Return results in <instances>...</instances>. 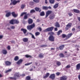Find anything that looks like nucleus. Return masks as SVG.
Wrapping results in <instances>:
<instances>
[{
	"label": "nucleus",
	"mask_w": 80,
	"mask_h": 80,
	"mask_svg": "<svg viewBox=\"0 0 80 80\" xmlns=\"http://www.w3.org/2000/svg\"><path fill=\"white\" fill-rule=\"evenodd\" d=\"M78 29H80V26H78Z\"/></svg>",
	"instance_id": "63"
},
{
	"label": "nucleus",
	"mask_w": 80,
	"mask_h": 80,
	"mask_svg": "<svg viewBox=\"0 0 80 80\" xmlns=\"http://www.w3.org/2000/svg\"><path fill=\"white\" fill-rule=\"evenodd\" d=\"M40 33L39 32H37L35 33L36 36H38L40 35Z\"/></svg>",
	"instance_id": "37"
},
{
	"label": "nucleus",
	"mask_w": 80,
	"mask_h": 80,
	"mask_svg": "<svg viewBox=\"0 0 80 80\" xmlns=\"http://www.w3.org/2000/svg\"><path fill=\"white\" fill-rule=\"evenodd\" d=\"M35 10L37 12H38V11L39 12H41V9H40L39 8H35Z\"/></svg>",
	"instance_id": "25"
},
{
	"label": "nucleus",
	"mask_w": 80,
	"mask_h": 80,
	"mask_svg": "<svg viewBox=\"0 0 80 80\" xmlns=\"http://www.w3.org/2000/svg\"><path fill=\"white\" fill-rule=\"evenodd\" d=\"M80 63H79L76 65V69H77V70H80Z\"/></svg>",
	"instance_id": "20"
},
{
	"label": "nucleus",
	"mask_w": 80,
	"mask_h": 80,
	"mask_svg": "<svg viewBox=\"0 0 80 80\" xmlns=\"http://www.w3.org/2000/svg\"><path fill=\"white\" fill-rule=\"evenodd\" d=\"M12 71V69H10L8 70H7L6 71V73H8V72H11Z\"/></svg>",
	"instance_id": "42"
},
{
	"label": "nucleus",
	"mask_w": 80,
	"mask_h": 80,
	"mask_svg": "<svg viewBox=\"0 0 80 80\" xmlns=\"http://www.w3.org/2000/svg\"><path fill=\"white\" fill-rule=\"evenodd\" d=\"M49 78H50L52 80H53V79H55V76L54 74H52L50 75V76L49 77Z\"/></svg>",
	"instance_id": "12"
},
{
	"label": "nucleus",
	"mask_w": 80,
	"mask_h": 80,
	"mask_svg": "<svg viewBox=\"0 0 80 80\" xmlns=\"http://www.w3.org/2000/svg\"><path fill=\"white\" fill-rule=\"evenodd\" d=\"M32 38H34V39H35V36H34V35H32Z\"/></svg>",
	"instance_id": "53"
},
{
	"label": "nucleus",
	"mask_w": 80,
	"mask_h": 80,
	"mask_svg": "<svg viewBox=\"0 0 80 80\" xmlns=\"http://www.w3.org/2000/svg\"><path fill=\"white\" fill-rule=\"evenodd\" d=\"M62 38H65V37H66V35L65 34H62Z\"/></svg>",
	"instance_id": "47"
},
{
	"label": "nucleus",
	"mask_w": 80,
	"mask_h": 80,
	"mask_svg": "<svg viewBox=\"0 0 80 80\" xmlns=\"http://www.w3.org/2000/svg\"><path fill=\"white\" fill-rule=\"evenodd\" d=\"M52 12V11H48L46 12V15L45 18H47L48 17V16L50 15V14H51Z\"/></svg>",
	"instance_id": "6"
},
{
	"label": "nucleus",
	"mask_w": 80,
	"mask_h": 80,
	"mask_svg": "<svg viewBox=\"0 0 80 80\" xmlns=\"http://www.w3.org/2000/svg\"><path fill=\"white\" fill-rule=\"evenodd\" d=\"M72 35H73V33H72L68 34L67 36V38H70V37H72Z\"/></svg>",
	"instance_id": "18"
},
{
	"label": "nucleus",
	"mask_w": 80,
	"mask_h": 80,
	"mask_svg": "<svg viewBox=\"0 0 80 80\" xmlns=\"http://www.w3.org/2000/svg\"><path fill=\"white\" fill-rule=\"evenodd\" d=\"M64 47H65V45H62L59 47V48L60 50H62L63 49V48H64Z\"/></svg>",
	"instance_id": "15"
},
{
	"label": "nucleus",
	"mask_w": 80,
	"mask_h": 80,
	"mask_svg": "<svg viewBox=\"0 0 80 80\" xmlns=\"http://www.w3.org/2000/svg\"><path fill=\"white\" fill-rule=\"evenodd\" d=\"M68 15L70 17H71V16H72V15H73V14L72 13V12L68 13Z\"/></svg>",
	"instance_id": "43"
},
{
	"label": "nucleus",
	"mask_w": 80,
	"mask_h": 80,
	"mask_svg": "<svg viewBox=\"0 0 80 80\" xmlns=\"http://www.w3.org/2000/svg\"><path fill=\"white\" fill-rule=\"evenodd\" d=\"M62 31L60 30V31H59L58 32V35H60V33H62Z\"/></svg>",
	"instance_id": "39"
},
{
	"label": "nucleus",
	"mask_w": 80,
	"mask_h": 80,
	"mask_svg": "<svg viewBox=\"0 0 80 80\" xmlns=\"http://www.w3.org/2000/svg\"><path fill=\"white\" fill-rule=\"evenodd\" d=\"M3 38V36H0V39L1 38Z\"/></svg>",
	"instance_id": "62"
},
{
	"label": "nucleus",
	"mask_w": 80,
	"mask_h": 80,
	"mask_svg": "<svg viewBox=\"0 0 80 80\" xmlns=\"http://www.w3.org/2000/svg\"><path fill=\"white\" fill-rule=\"evenodd\" d=\"M78 21H79V22H80V17H78Z\"/></svg>",
	"instance_id": "60"
},
{
	"label": "nucleus",
	"mask_w": 80,
	"mask_h": 80,
	"mask_svg": "<svg viewBox=\"0 0 80 80\" xmlns=\"http://www.w3.org/2000/svg\"><path fill=\"white\" fill-rule=\"evenodd\" d=\"M55 17V15L54 14H53L50 15L49 18L50 19V20H53V19Z\"/></svg>",
	"instance_id": "9"
},
{
	"label": "nucleus",
	"mask_w": 80,
	"mask_h": 80,
	"mask_svg": "<svg viewBox=\"0 0 80 80\" xmlns=\"http://www.w3.org/2000/svg\"><path fill=\"white\" fill-rule=\"evenodd\" d=\"M55 26L56 27H60V24L58 22H56L55 23Z\"/></svg>",
	"instance_id": "21"
},
{
	"label": "nucleus",
	"mask_w": 80,
	"mask_h": 80,
	"mask_svg": "<svg viewBox=\"0 0 80 80\" xmlns=\"http://www.w3.org/2000/svg\"><path fill=\"white\" fill-rule=\"evenodd\" d=\"M10 15H11V12H9L6 14V16L7 17H8L10 16Z\"/></svg>",
	"instance_id": "22"
},
{
	"label": "nucleus",
	"mask_w": 80,
	"mask_h": 80,
	"mask_svg": "<svg viewBox=\"0 0 80 80\" xmlns=\"http://www.w3.org/2000/svg\"><path fill=\"white\" fill-rule=\"evenodd\" d=\"M3 77V75H2V74H0V78Z\"/></svg>",
	"instance_id": "61"
},
{
	"label": "nucleus",
	"mask_w": 80,
	"mask_h": 80,
	"mask_svg": "<svg viewBox=\"0 0 80 80\" xmlns=\"http://www.w3.org/2000/svg\"><path fill=\"white\" fill-rule=\"evenodd\" d=\"M49 75H50V73H47L45 76L43 77V78L44 79L48 77Z\"/></svg>",
	"instance_id": "17"
},
{
	"label": "nucleus",
	"mask_w": 80,
	"mask_h": 80,
	"mask_svg": "<svg viewBox=\"0 0 80 80\" xmlns=\"http://www.w3.org/2000/svg\"><path fill=\"white\" fill-rule=\"evenodd\" d=\"M60 72H57L56 73V74L58 76L59 75H60Z\"/></svg>",
	"instance_id": "51"
},
{
	"label": "nucleus",
	"mask_w": 80,
	"mask_h": 80,
	"mask_svg": "<svg viewBox=\"0 0 80 80\" xmlns=\"http://www.w3.org/2000/svg\"><path fill=\"white\" fill-rule=\"evenodd\" d=\"M42 9L43 10H48V7L47 6H43Z\"/></svg>",
	"instance_id": "31"
},
{
	"label": "nucleus",
	"mask_w": 80,
	"mask_h": 80,
	"mask_svg": "<svg viewBox=\"0 0 80 80\" xmlns=\"http://www.w3.org/2000/svg\"><path fill=\"white\" fill-rule=\"evenodd\" d=\"M71 26H72V23H68L66 25V27L65 28L66 30H68L69 28H70L71 27Z\"/></svg>",
	"instance_id": "8"
},
{
	"label": "nucleus",
	"mask_w": 80,
	"mask_h": 80,
	"mask_svg": "<svg viewBox=\"0 0 80 80\" xmlns=\"http://www.w3.org/2000/svg\"><path fill=\"white\" fill-rule=\"evenodd\" d=\"M54 37L52 35H51L49 37V40L50 41H51L52 42H54Z\"/></svg>",
	"instance_id": "7"
},
{
	"label": "nucleus",
	"mask_w": 80,
	"mask_h": 80,
	"mask_svg": "<svg viewBox=\"0 0 80 80\" xmlns=\"http://www.w3.org/2000/svg\"><path fill=\"white\" fill-rule=\"evenodd\" d=\"M48 34V35H52V34H53V32H49Z\"/></svg>",
	"instance_id": "56"
},
{
	"label": "nucleus",
	"mask_w": 80,
	"mask_h": 80,
	"mask_svg": "<svg viewBox=\"0 0 80 80\" xmlns=\"http://www.w3.org/2000/svg\"><path fill=\"white\" fill-rule=\"evenodd\" d=\"M23 15H25L23 18L25 20H26V19L28 18V16L30 15V14L28 13H27V12H23L21 13V14L20 15L21 17H23Z\"/></svg>",
	"instance_id": "1"
},
{
	"label": "nucleus",
	"mask_w": 80,
	"mask_h": 80,
	"mask_svg": "<svg viewBox=\"0 0 80 80\" xmlns=\"http://www.w3.org/2000/svg\"><path fill=\"white\" fill-rule=\"evenodd\" d=\"M30 78H31L30 76H27L26 78V79L27 80H30Z\"/></svg>",
	"instance_id": "40"
},
{
	"label": "nucleus",
	"mask_w": 80,
	"mask_h": 80,
	"mask_svg": "<svg viewBox=\"0 0 80 80\" xmlns=\"http://www.w3.org/2000/svg\"><path fill=\"white\" fill-rule=\"evenodd\" d=\"M32 62H30V63H26L25 64V65H26V66L32 64Z\"/></svg>",
	"instance_id": "41"
},
{
	"label": "nucleus",
	"mask_w": 80,
	"mask_h": 80,
	"mask_svg": "<svg viewBox=\"0 0 80 80\" xmlns=\"http://www.w3.org/2000/svg\"><path fill=\"white\" fill-rule=\"evenodd\" d=\"M38 29L39 30L40 32H41L42 31V28L40 27L38 28Z\"/></svg>",
	"instance_id": "49"
},
{
	"label": "nucleus",
	"mask_w": 80,
	"mask_h": 80,
	"mask_svg": "<svg viewBox=\"0 0 80 80\" xmlns=\"http://www.w3.org/2000/svg\"><path fill=\"white\" fill-rule=\"evenodd\" d=\"M35 11L34 9H32L30 11V13H35Z\"/></svg>",
	"instance_id": "35"
},
{
	"label": "nucleus",
	"mask_w": 80,
	"mask_h": 80,
	"mask_svg": "<svg viewBox=\"0 0 80 80\" xmlns=\"http://www.w3.org/2000/svg\"><path fill=\"white\" fill-rule=\"evenodd\" d=\"M28 23L29 24H31L33 23V20L31 18H29L28 20Z\"/></svg>",
	"instance_id": "16"
},
{
	"label": "nucleus",
	"mask_w": 80,
	"mask_h": 80,
	"mask_svg": "<svg viewBox=\"0 0 80 80\" xmlns=\"http://www.w3.org/2000/svg\"><path fill=\"white\" fill-rule=\"evenodd\" d=\"M19 23V21H18V20H16V19H14V24L16 23Z\"/></svg>",
	"instance_id": "28"
},
{
	"label": "nucleus",
	"mask_w": 80,
	"mask_h": 80,
	"mask_svg": "<svg viewBox=\"0 0 80 80\" xmlns=\"http://www.w3.org/2000/svg\"><path fill=\"white\" fill-rule=\"evenodd\" d=\"M12 14L14 17H17L18 16V15L15 14V12H13L12 13Z\"/></svg>",
	"instance_id": "19"
},
{
	"label": "nucleus",
	"mask_w": 80,
	"mask_h": 80,
	"mask_svg": "<svg viewBox=\"0 0 80 80\" xmlns=\"http://www.w3.org/2000/svg\"><path fill=\"white\" fill-rule=\"evenodd\" d=\"M33 1L36 3H38L39 2V0H33Z\"/></svg>",
	"instance_id": "46"
},
{
	"label": "nucleus",
	"mask_w": 80,
	"mask_h": 80,
	"mask_svg": "<svg viewBox=\"0 0 80 80\" xmlns=\"http://www.w3.org/2000/svg\"><path fill=\"white\" fill-rule=\"evenodd\" d=\"M2 53L4 55H6L7 53V51L6 50H2Z\"/></svg>",
	"instance_id": "23"
},
{
	"label": "nucleus",
	"mask_w": 80,
	"mask_h": 80,
	"mask_svg": "<svg viewBox=\"0 0 80 80\" xmlns=\"http://www.w3.org/2000/svg\"><path fill=\"white\" fill-rule=\"evenodd\" d=\"M55 30V31H57L58 30V29H57V28H54Z\"/></svg>",
	"instance_id": "59"
},
{
	"label": "nucleus",
	"mask_w": 80,
	"mask_h": 80,
	"mask_svg": "<svg viewBox=\"0 0 80 80\" xmlns=\"http://www.w3.org/2000/svg\"><path fill=\"white\" fill-rule=\"evenodd\" d=\"M17 77H20L19 73H15V74L14 75V77H10V78L11 79H13L14 80H16Z\"/></svg>",
	"instance_id": "4"
},
{
	"label": "nucleus",
	"mask_w": 80,
	"mask_h": 80,
	"mask_svg": "<svg viewBox=\"0 0 80 80\" xmlns=\"http://www.w3.org/2000/svg\"><path fill=\"white\" fill-rule=\"evenodd\" d=\"M59 55L61 57H64V55H63V54L62 53L60 54Z\"/></svg>",
	"instance_id": "45"
},
{
	"label": "nucleus",
	"mask_w": 80,
	"mask_h": 80,
	"mask_svg": "<svg viewBox=\"0 0 80 80\" xmlns=\"http://www.w3.org/2000/svg\"><path fill=\"white\" fill-rule=\"evenodd\" d=\"M35 27V23H33V24L32 25L28 26L27 28L28 30H31L34 28Z\"/></svg>",
	"instance_id": "2"
},
{
	"label": "nucleus",
	"mask_w": 80,
	"mask_h": 80,
	"mask_svg": "<svg viewBox=\"0 0 80 80\" xmlns=\"http://www.w3.org/2000/svg\"><path fill=\"white\" fill-rule=\"evenodd\" d=\"M58 4H56L54 5L53 8H57V7H58Z\"/></svg>",
	"instance_id": "32"
},
{
	"label": "nucleus",
	"mask_w": 80,
	"mask_h": 80,
	"mask_svg": "<svg viewBox=\"0 0 80 80\" xmlns=\"http://www.w3.org/2000/svg\"><path fill=\"white\" fill-rule=\"evenodd\" d=\"M41 16H44L45 15V13L43 11L41 12L40 14Z\"/></svg>",
	"instance_id": "30"
},
{
	"label": "nucleus",
	"mask_w": 80,
	"mask_h": 80,
	"mask_svg": "<svg viewBox=\"0 0 80 80\" xmlns=\"http://www.w3.org/2000/svg\"><path fill=\"white\" fill-rule=\"evenodd\" d=\"M14 60L15 61H17V60H18V56H16L14 58Z\"/></svg>",
	"instance_id": "34"
},
{
	"label": "nucleus",
	"mask_w": 80,
	"mask_h": 80,
	"mask_svg": "<svg viewBox=\"0 0 80 80\" xmlns=\"http://www.w3.org/2000/svg\"><path fill=\"white\" fill-rule=\"evenodd\" d=\"M25 7V5L22 4L21 5V8H22L23 9L24 8V7Z\"/></svg>",
	"instance_id": "44"
},
{
	"label": "nucleus",
	"mask_w": 80,
	"mask_h": 80,
	"mask_svg": "<svg viewBox=\"0 0 80 80\" xmlns=\"http://www.w3.org/2000/svg\"><path fill=\"white\" fill-rule=\"evenodd\" d=\"M25 57L26 58H32V56H31L28 55H26Z\"/></svg>",
	"instance_id": "38"
},
{
	"label": "nucleus",
	"mask_w": 80,
	"mask_h": 80,
	"mask_svg": "<svg viewBox=\"0 0 80 80\" xmlns=\"http://www.w3.org/2000/svg\"><path fill=\"white\" fill-rule=\"evenodd\" d=\"M22 77H25V74H23L21 75Z\"/></svg>",
	"instance_id": "57"
},
{
	"label": "nucleus",
	"mask_w": 80,
	"mask_h": 80,
	"mask_svg": "<svg viewBox=\"0 0 80 80\" xmlns=\"http://www.w3.org/2000/svg\"><path fill=\"white\" fill-rule=\"evenodd\" d=\"M5 64L7 66H10L12 64V62L7 61L5 62Z\"/></svg>",
	"instance_id": "11"
},
{
	"label": "nucleus",
	"mask_w": 80,
	"mask_h": 80,
	"mask_svg": "<svg viewBox=\"0 0 80 80\" xmlns=\"http://www.w3.org/2000/svg\"><path fill=\"white\" fill-rule=\"evenodd\" d=\"M28 38H24L23 39V41L24 42H28Z\"/></svg>",
	"instance_id": "29"
},
{
	"label": "nucleus",
	"mask_w": 80,
	"mask_h": 80,
	"mask_svg": "<svg viewBox=\"0 0 80 80\" xmlns=\"http://www.w3.org/2000/svg\"><path fill=\"white\" fill-rule=\"evenodd\" d=\"M10 23V24H12V25L14 24V19H12L11 21H10L9 22Z\"/></svg>",
	"instance_id": "26"
},
{
	"label": "nucleus",
	"mask_w": 80,
	"mask_h": 80,
	"mask_svg": "<svg viewBox=\"0 0 80 80\" xmlns=\"http://www.w3.org/2000/svg\"><path fill=\"white\" fill-rule=\"evenodd\" d=\"M47 0H46L45 2V3H46V4H47Z\"/></svg>",
	"instance_id": "64"
},
{
	"label": "nucleus",
	"mask_w": 80,
	"mask_h": 80,
	"mask_svg": "<svg viewBox=\"0 0 80 80\" xmlns=\"http://www.w3.org/2000/svg\"><path fill=\"white\" fill-rule=\"evenodd\" d=\"M75 28H73L72 29V32H74L73 33H74V32H74V31H75Z\"/></svg>",
	"instance_id": "54"
},
{
	"label": "nucleus",
	"mask_w": 80,
	"mask_h": 80,
	"mask_svg": "<svg viewBox=\"0 0 80 80\" xmlns=\"http://www.w3.org/2000/svg\"><path fill=\"white\" fill-rule=\"evenodd\" d=\"M77 8H80V4L78 5Z\"/></svg>",
	"instance_id": "58"
},
{
	"label": "nucleus",
	"mask_w": 80,
	"mask_h": 80,
	"mask_svg": "<svg viewBox=\"0 0 80 80\" xmlns=\"http://www.w3.org/2000/svg\"><path fill=\"white\" fill-rule=\"evenodd\" d=\"M11 29H15V26H12L11 27Z\"/></svg>",
	"instance_id": "48"
},
{
	"label": "nucleus",
	"mask_w": 80,
	"mask_h": 80,
	"mask_svg": "<svg viewBox=\"0 0 80 80\" xmlns=\"http://www.w3.org/2000/svg\"><path fill=\"white\" fill-rule=\"evenodd\" d=\"M74 12L77 13H80V11L78 9H74Z\"/></svg>",
	"instance_id": "24"
},
{
	"label": "nucleus",
	"mask_w": 80,
	"mask_h": 80,
	"mask_svg": "<svg viewBox=\"0 0 80 80\" xmlns=\"http://www.w3.org/2000/svg\"><path fill=\"white\" fill-rule=\"evenodd\" d=\"M11 3L10 5H15L16 3H19L20 2V1H16V0H11Z\"/></svg>",
	"instance_id": "5"
},
{
	"label": "nucleus",
	"mask_w": 80,
	"mask_h": 80,
	"mask_svg": "<svg viewBox=\"0 0 80 80\" xmlns=\"http://www.w3.org/2000/svg\"><path fill=\"white\" fill-rule=\"evenodd\" d=\"M53 27H51L47 28L45 30H44L43 31L44 32H51L53 30Z\"/></svg>",
	"instance_id": "3"
},
{
	"label": "nucleus",
	"mask_w": 80,
	"mask_h": 80,
	"mask_svg": "<svg viewBox=\"0 0 80 80\" xmlns=\"http://www.w3.org/2000/svg\"><path fill=\"white\" fill-rule=\"evenodd\" d=\"M22 62H23V60L20 59L17 62V64H18V65H20L22 63Z\"/></svg>",
	"instance_id": "13"
},
{
	"label": "nucleus",
	"mask_w": 80,
	"mask_h": 80,
	"mask_svg": "<svg viewBox=\"0 0 80 80\" xmlns=\"http://www.w3.org/2000/svg\"><path fill=\"white\" fill-rule=\"evenodd\" d=\"M47 45H43L41 46V47H47Z\"/></svg>",
	"instance_id": "50"
},
{
	"label": "nucleus",
	"mask_w": 80,
	"mask_h": 80,
	"mask_svg": "<svg viewBox=\"0 0 80 80\" xmlns=\"http://www.w3.org/2000/svg\"><path fill=\"white\" fill-rule=\"evenodd\" d=\"M39 58H43L44 55L42 53H40L39 55Z\"/></svg>",
	"instance_id": "27"
},
{
	"label": "nucleus",
	"mask_w": 80,
	"mask_h": 80,
	"mask_svg": "<svg viewBox=\"0 0 80 80\" xmlns=\"http://www.w3.org/2000/svg\"><path fill=\"white\" fill-rule=\"evenodd\" d=\"M7 48L8 49V50H10V46H8L7 47Z\"/></svg>",
	"instance_id": "55"
},
{
	"label": "nucleus",
	"mask_w": 80,
	"mask_h": 80,
	"mask_svg": "<svg viewBox=\"0 0 80 80\" xmlns=\"http://www.w3.org/2000/svg\"><path fill=\"white\" fill-rule=\"evenodd\" d=\"M49 2L51 3H54V2H55V0H50Z\"/></svg>",
	"instance_id": "36"
},
{
	"label": "nucleus",
	"mask_w": 80,
	"mask_h": 80,
	"mask_svg": "<svg viewBox=\"0 0 80 80\" xmlns=\"http://www.w3.org/2000/svg\"><path fill=\"white\" fill-rule=\"evenodd\" d=\"M70 67V66L69 65H68L66 67V68H69Z\"/></svg>",
	"instance_id": "52"
},
{
	"label": "nucleus",
	"mask_w": 80,
	"mask_h": 80,
	"mask_svg": "<svg viewBox=\"0 0 80 80\" xmlns=\"http://www.w3.org/2000/svg\"><path fill=\"white\" fill-rule=\"evenodd\" d=\"M21 31H22V32H23L24 34H25V33H27V30L26 29L23 28H22L21 29Z\"/></svg>",
	"instance_id": "14"
},
{
	"label": "nucleus",
	"mask_w": 80,
	"mask_h": 80,
	"mask_svg": "<svg viewBox=\"0 0 80 80\" xmlns=\"http://www.w3.org/2000/svg\"><path fill=\"white\" fill-rule=\"evenodd\" d=\"M60 79V80H67V77L65 76H64L61 77Z\"/></svg>",
	"instance_id": "10"
},
{
	"label": "nucleus",
	"mask_w": 80,
	"mask_h": 80,
	"mask_svg": "<svg viewBox=\"0 0 80 80\" xmlns=\"http://www.w3.org/2000/svg\"><path fill=\"white\" fill-rule=\"evenodd\" d=\"M56 64L58 66H60L61 65V63L60 62L57 61L56 62Z\"/></svg>",
	"instance_id": "33"
}]
</instances>
